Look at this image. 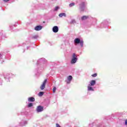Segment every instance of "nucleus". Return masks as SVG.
Masks as SVG:
<instances>
[{
	"instance_id": "nucleus-1",
	"label": "nucleus",
	"mask_w": 127,
	"mask_h": 127,
	"mask_svg": "<svg viewBox=\"0 0 127 127\" xmlns=\"http://www.w3.org/2000/svg\"><path fill=\"white\" fill-rule=\"evenodd\" d=\"M78 59L77 58V56H76V54L73 53L72 54V58L71 61V64H75L77 62Z\"/></svg>"
},
{
	"instance_id": "nucleus-2",
	"label": "nucleus",
	"mask_w": 127,
	"mask_h": 127,
	"mask_svg": "<svg viewBox=\"0 0 127 127\" xmlns=\"http://www.w3.org/2000/svg\"><path fill=\"white\" fill-rule=\"evenodd\" d=\"M79 9L80 11H84L85 9V2H82L79 4Z\"/></svg>"
},
{
	"instance_id": "nucleus-3",
	"label": "nucleus",
	"mask_w": 127,
	"mask_h": 127,
	"mask_svg": "<svg viewBox=\"0 0 127 127\" xmlns=\"http://www.w3.org/2000/svg\"><path fill=\"white\" fill-rule=\"evenodd\" d=\"M46 83H47V79H45L42 84L40 86L41 90H44L45 89V86H46Z\"/></svg>"
},
{
	"instance_id": "nucleus-4",
	"label": "nucleus",
	"mask_w": 127,
	"mask_h": 127,
	"mask_svg": "<svg viewBox=\"0 0 127 127\" xmlns=\"http://www.w3.org/2000/svg\"><path fill=\"white\" fill-rule=\"evenodd\" d=\"M44 107L42 106H38L37 107L36 111L38 113H40L41 112H43Z\"/></svg>"
},
{
	"instance_id": "nucleus-5",
	"label": "nucleus",
	"mask_w": 127,
	"mask_h": 127,
	"mask_svg": "<svg viewBox=\"0 0 127 127\" xmlns=\"http://www.w3.org/2000/svg\"><path fill=\"white\" fill-rule=\"evenodd\" d=\"M59 29L58 28V26H55L53 27V31L55 33H57V32L59 31Z\"/></svg>"
},
{
	"instance_id": "nucleus-6",
	"label": "nucleus",
	"mask_w": 127,
	"mask_h": 127,
	"mask_svg": "<svg viewBox=\"0 0 127 127\" xmlns=\"http://www.w3.org/2000/svg\"><path fill=\"white\" fill-rule=\"evenodd\" d=\"M42 29V26H37L35 27V30H36V31L41 30Z\"/></svg>"
},
{
	"instance_id": "nucleus-7",
	"label": "nucleus",
	"mask_w": 127,
	"mask_h": 127,
	"mask_svg": "<svg viewBox=\"0 0 127 127\" xmlns=\"http://www.w3.org/2000/svg\"><path fill=\"white\" fill-rule=\"evenodd\" d=\"M96 85V80H92L90 81L89 86H95Z\"/></svg>"
},
{
	"instance_id": "nucleus-8",
	"label": "nucleus",
	"mask_w": 127,
	"mask_h": 127,
	"mask_svg": "<svg viewBox=\"0 0 127 127\" xmlns=\"http://www.w3.org/2000/svg\"><path fill=\"white\" fill-rule=\"evenodd\" d=\"M72 79H73V77L71 75H69L67 77V80L69 81V82H67V84H69L70 82L72 81Z\"/></svg>"
},
{
	"instance_id": "nucleus-9",
	"label": "nucleus",
	"mask_w": 127,
	"mask_h": 127,
	"mask_svg": "<svg viewBox=\"0 0 127 127\" xmlns=\"http://www.w3.org/2000/svg\"><path fill=\"white\" fill-rule=\"evenodd\" d=\"M28 102H35V98L34 97H30L28 99Z\"/></svg>"
},
{
	"instance_id": "nucleus-10",
	"label": "nucleus",
	"mask_w": 127,
	"mask_h": 127,
	"mask_svg": "<svg viewBox=\"0 0 127 127\" xmlns=\"http://www.w3.org/2000/svg\"><path fill=\"white\" fill-rule=\"evenodd\" d=\"M89 18V16L84 15L81 17V20H86V19H88Z\"/></svg>"
},
{
	"instance_id": "nucleus-11",
	"label": "nucleus",
	"mask_w": 127,
	"mask_h": 127,
	"mask_svg": "<svg viewBox=\"0 0 127 127\" xmlns=\"http://www.w3.org/2000/svg\"><path fill=\"white\" fill-rule=\"evenodd\" d=\"M80 41H81V40H80V39L76 38L74 40V43H76V44H79V43H80Z\"/></svg>"
},
{
	"instance_id": "nucleus-12",
	"label": "nucleus",
	"mask_w": 127,
	"mask_h": 127,
	"mask_svg": "<svg viewBox=\"0 0 127 127\" xmlns=\"http://www.w3.org/2000/svg\"><path fill=\"white\" fill-rule=\"evenodd\" d=\"M60 17H62L63 16H66V14L65 13H60L59 15Z\"/></svg>"
},
{
	"instance_id": "nucleus-13",
	"label": "nucleus",
	"mask_w": 127,
	"mask_h": 127,
	"mask_svg": "<svg viewBox=\"0 0 127 127\" xmlns=\"http://www.w3.org/2000/svg\"><path fill=\"white\" fill-rule=\"evenodd\" d=\"M87 88L88 91H94L93 87L90 86V85L87 87Z\"/></svg>"
},
{
	"instance_id": "nucleus-14",
	"label": "nucleus",
	"mask_w": 127,
	"mask_h": 127,
	"mask_svg": "<svg viewBox=\"0 0 127 127\" xmlns=\"http://www.w3.org/2000/svg\"><path fill=\"white\" fill-rule=\"evenodd\" d=\"M43 95H44V92H43L41 91L39 93V96L40 97H42V96H43Z\"/></svg>"
},
{
	"instance_id": "nucleus-15",
	"label": "nucleus",
	"mask_w": 127,
	"mask_h": 127,
	"mask_svg": "<svg viewBox=\"0 0 127 127\" xmlns=\"http://www.w3.org/2000/svg\"><path fill=\"white\" fill-rule=\"evenodd\" d=\"M81 47H83V46L84 45V41H80L79 42Z\"/></svg>"
},
{
	"instance_id": "nucleus-16",
	"label": "nucleus",
	"mask_w": 127,
	"mask_h": 127,
	"mask_svg": "<svg viewBox=\"0 0 127 127\" xmlns=\"http://www.w3.org/2000/svg\"><path fill=\"white\" fill-rule=\"evenodd\" d=\"M74 5H75V3H74V2H72V3H71L70 4H69V6L70 7L72 6H74Z\"/></svg>"
},
{
	"instance_id": "nucleus-17",
	"label": "nucleus",
	"mask_w": 127,
	"mask_h": 127,
	"mask_svg": "<svg viewBox=\"0 0 127 127\" xmlns=\"http://www.w3.org/2000/svg\"><path fill=\"white\" fill-rule=\"evenodd\" d=\"M32 106H33V104H32V103H30L28 104V107L30 108V107H32Z\"/></svg>"
},
{
	"instance_id": "nucleus-18",
	"label": "nucleus",
	"mask_w": 127,
	"mask_h": 127,
	"mask_svg": "<svg viewBox=\"0 0 127 127\" xmlns=\"http://www.w3.org/2000/svg\"><path fill=\"white\" fill-rule=\"evenodd\" d=\"M56 92V87H54L53 89V92L55 93Z\"/></svg>"
},
{
	"instance_id": "nucleus-19",
	"label": "nucleus",
	"mask_w": 127,
	"mask_h": 127,
	"mask_svg": "<svg viewBox=\"0 0 127 127\" xmlns=\"http://www.w3.org/2000/svg\"><path fill=\"white\" fill-rule=\"evenodd\" d=\"M92 77H97V76H98V74L97 73H94L92 75H91Z\"/></svg>"
},
{
	"instance_id": "nucleus-20",
	"label": "nucleus",
	"mask_w": 127,
	"mask_h": 127,
	"mask_svg": "<svg viewBox=\"0 0 127 127\" xmlns=\"http://www.w3.org/2000/svg\"><path fill=\"white\" fill-rule=\"evenodd\" d=\"M58 9H59V7L58 6H56V7H55V10H58Z\"/></svg>"
},
{
	"instance_id": "nucleus-21",
	"label": "nucleus",
	"mask_w": 127,
	"mask_h": 127,
	"mask_svg": "<svg viewBox=\"0 0 127 127\" xmlns=\"http://www.w3.org/2000/svg\"><path fill=\"white\" fill-rule=\"evenodd\" d=\"M56 127H61V126H60V125H59V124H56Z\"/></svg>"
},
{
	"instance_id": "nucleus-22",
	"label": "nucleus",
	"mask_w": 127,
	"mask_h": 127,
	"mask_svg": "<svg viewBox=\"0 0 127 127\" xmlns=\"http://www.w3.org/2000/svg\"><path fill=\"white\" fill-rule=\"evenodd\" d=\"M3 1H5V2H7V1H9V0H3Z\"/></svg>"
},
{
	"instance_id": "nucleus-23",
	"label": "nucleus",
	"mask_w": 127,
	"mask_h": 127,
	"mask_svg": "<svg viewBox=\"0 0 127 127\" xmlns=\"http://www.w3.org/2000/svg\"><path fill=\"white\" fill-rule=\"evenodd\" d=\"M125 125H126V126H127V120L125 121Z\"/></svg>"
}]
</instances>
